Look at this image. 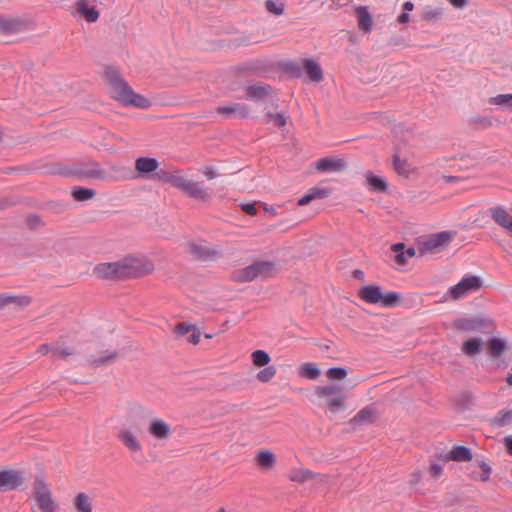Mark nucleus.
<instances>
[{
  "instance_id": "obj_21",
  "label": "nucleus",
  "mask_w": 512,
  "mask_h": 512,
  "mask_svg": "<svg viewBox=\"0 0 512 512\" xmlns=\"http://www.w3.org/2000/svg\"><path fill=\"white\" fill-rule=\"evenodd\" d=\"M377 410L374 405H368L362 408L352 419L351 423L355 425L372 424L377 418Z\"/></svg>"
},
{
  "instance_id": "obj_64",
  "label": "nucleus",
  "mask_w": 512,
  "mask_h": 512,
  "mask_svg": "<svg viewBox=\"0 0 512 512\" xmlns=\"http://www.w3.org/2000/svg\"><path fill=\"white\" fill-rule=\"evenodd\" d=\"M414 476H415L414 480L418 481L420 479V475L419 474H415Z\"/></svg>"
},
{
  "instance_id": "obj_35",
  "label": "nucleus",
  "mask_w": 512,
  "mask_h": 512,
  "mask_svg": "<svg viewBox=\"0 0 512 512\" xmlns=\"http://www.w3.org/2000/svg\"><path fill=\"white\" fill-rule=\"evenodd\" d=\"M393 168L399 174L408 177L413 172V167L406 159H401L398 155L393 157Z\"/></svg>"
},
{
  "instance_id": "obj_12",
  "label": "nucleus",
  "mask_w": 512,
  "mask_h": 512,
  "mask_svg": "<svg viewBox=\"0 0 512 512\" xmlns=\"http://www.w3.org/2000/svg\"><path fill=\"white\" fill-rule=\"evenodd\" d=\"M24 482V478L19 471L15 470H3L0 471V489L1 490H13L21 486Z\"/></svg>"
},
{
  "instance_id": "obj_10",
  "label": "nucleus",
  "mask_w": 512,
  "mask_h": 512,
  "mask_svg": "<svg viewBox=\"0 0 512 512\" xmlns=\"http://www.w3.org/2000/svg\"><path fill=\"white\" fill-rule=\"evenodd\" d=\"M452 238L453 234L448 231L433 234L419 243L418 253L420 256H424L426 254L439 252Z\"/></svg>"
},
{
  "instance_id": "obj_59",
  "label": "nucleus",
  "mask_w": 512,
  "mask_h": 512,
  "mask_svg": "<svg viewBox=\"0 0 512 512\" xmlns=\"http://www.w3.org/2000/svg\"><path fill=\"white\" fill-rule=\"evenodd\" d=\"M504 444L508 454L512 455V436L505 437Z\"/></svg>"
},
{
  "instance_id": "obj_11",
  "label": "nucleus",
  "mask_w": 512,
  "mask_h": 512,
  "mask_svg": "<svg viewBox=\"0 0 512 512\" xmlns=\"http://www.w3.org/2000/svg\"><path fill=\"white\" fill-rule=\"evenodd\" d=\"M481 287V280L477 276L463 278L458 284L450 288L453 299H459L467 294L478 290Z\"/></svg>"
},
{
  "instance_id": "obj_39",
  "label": "nucleus",
  "mask_w": 512,
  "mask_h": 512,
  "mask_svg": "<svg viewBox=\"0 0 512 512\" xmlns=\"http://www.w3.org/2000/svg\"><path fill=\"white\" fill-rule=\"evenodd\" d=\"M488 103L495 106L512 108V93L491 97L488 99Z\"/></svg>"
},
{
  "instance_id": "obj_41",
  "label": "nucleus",
  "mask_w": 512,
  "mask_h": 512,
  "mask_svg": "<svg viewBox=\"0 0 512 512\" xmlns=\"http://www.w3.org/2000/svg\"><path fill=\"white\" fill-rule=\"evenodd\" d=\"M269 94V87L255 85L247 88V97L253 100L261 99Z\"/></svg>"
},
{
  "instance_id": "obj_13",
  "label": "nucleus",
  "mask_w": 512,
  "mask_h": 512,
  "mask_svg": "<svg viewBox=\"0 0 512 512\" xmlns=\"http://www.w3.org/2000/svg\"><path fill=\"white\" fill-rule=\"evenodd\" d=\"M288 477L290 481L297 483H304L312 479H318L319 482H326L328 479L327 475L315 474L311 470L303 467L291 469L289 471Z\"/></svg>"
},
{
  "instance_id": "obj_37",
  "label": "nucleus",
  "mask_w": 512,
  "mask_h": 512,
  "mask_svg": "<svg viewBox=\"0 0 512 512\" xmlns=\"http://www.w3.org/2000/svg\"><path fill=\"white\" fill-rule=\"evenodd\" d=\"M512 422V410L499 411L492 420V424L496 427H504Z\"/></svg>"
},
{
  "instance_id": "obj_56",
  "label": "nucleus",
  "mask_w": 512,
  "mask_h": 512,
  "mask_svg": "<svg viewBox=\"0 0 512 512\" xmlns=\"http://www.w3.org/2000/svg\"><path fill=\"white\" fill-rule=\"evenodd\" d=\"M443 468L440 464L433 463L430 467V473L433 477H439L442 474Z\"/></svg>"
},
{
  "instance_id": "obj_3",
  "label": "nucleus",
  "mask_w": 512,
  "mask_h": 512,
  "mask_svg": "<svg viewBox=\"0 0 512 512\" xmlns=\"http://www.w3.org/2000/svg\"><path fill=\"white\" fill-rule=\"evenodd\" d=\"M314 394L318 400L319 406L324 409L326 414H336L347 408V396L343 393L339 385L326 384L316 386Z\"/></svg>"
},
{
  "instance_id": "obj_62",
  "label": "nucleus",
  "mask_w": 512,
  "mask_h": 512,
  "mask_svg": "<svg viewBox=\"0 0 512 512\" xmlns=\"http://www.w3.org/2000/svg\"><path fill=\"white\" fill-rule=\"evenodd\" d=\"M216 512H235V511H233V510H228V509H226V508H224V507H220Z\"/></svg>"
},
{
  "instance_id": "obj_45",
  "label": "nucleus",
  "mask_w": 512,
  "mask_h": 512,
  "mask_svg": "<svg viewBox=\"0 0 512 512\" xmlns=\"http://www.w3.org/2000/svg\"><path fill=\"white\" fill-rule=\"evenodd\" d=\"M266 122H273L277 127H283L286 125V117L281 113H268L266 116Z\"/></svg>"
},
{
  "instance_id": "obj_33",
  "label": "nucleus",
  "mask_w": 512,
  "mask_h": 512,
  "mask_svg": "<svg viewBox=\"0 0 512 512\" xmlns=\"http://www.w3.org/2000/svg\"><path fill=\"white\" fill-rule=\"evenodd\" d=\"M326 196H328V191L326 189L314 187L298 200V205L305 206L315 199L324 198Z\"/></svg>"
},
{
  "instance_id": "obj_16",
  "label": "nucleus",
  "mask_w": 512,
  "mask_h": 512,
  "mask_svg": "<svg viewBox=\"0 0 512 512\" xmlns=\"http://www.w3.org/2000/svg\"><path fill=\"white\" fill-rule=\"evenodd\" d=\"M189 252L199 259L214 260L219 257V251L207 244L190 243Z\"/></svg>"
},
{
  "instance_id": "obj_53",
  "label": "nucleus",
  "mask_w": 512,
  "mask_h": 512,
  "mask_svg": "<svg viewBox=\"0 0 512 512\" xmlns=\"http://www.w3.org/2000/svg\"><path fill=\"white\" fill-rule=\"evenodd\" d=\"M189 337L187 338V341L193 345H196L200 341V331L194 326L193 330L189 333Z\"/></svg>"
},
{
  "instance_id": "obj_22",
  "label": "nucleus",
  "mask_w": 512,
  "mask_h": 512,
  "mask_svg": "<svg viewBox=\"0 0 512 512\" xmlns=\"http://www.w3.org/2000/svg\"><path fill=\"white\" fill-rule=\"evenodd\" d=\"M82 175L86 178H92L102 181L111 180L110 174L105 171L98 163H90L83 170Z\"/></svg>"
},
{
  "instance_id": "obj_55",
  "label": "nucleus",
  "mask_w": 512,
  "mask_h": 512,
  "mask_svg": "<svg viewBox=\"0 0 512 512\" xmlns=\"http://www.w3.org/2000/svg\"><path fill=\"white\" fill-rule=\"evenodd\" d=\"M52 345L53 344H42L37 349V353L40 354L41 356L47 355L49 353L52 354Z\"/></svg>"
},
{
  "instance_id": "obj_44",
  "label": "nucleus",
  "mask_w": 512,
  "mask_h": 512,
  "mask_svg": "<svg viewBox=\"0 0 512 512\" xmlns=\"http://www.w3.org/2000/svg\"><path fill=\"white\" fill-rule=\"evenodd\" d=\"M392 250L396 253L395 261L399 265H405L407 260H406V254L403 251L404 250V244L403 243H396V244H394L392 246Z\"/></svg>"
},
{
  "instance_id": "obj_2",
  "label": "nucleus",
  "mask_w": 512,
  "mask_h": 512,
  "mask_svg": "<svg viewBox=\"0 0 512 512\" xmlns=\"http://www.w3.org/2000/svg\"><path fill=\"white\" fill-rule=\"evenodd\" d=\"M162 179L174 188L181 190L187 196L198 201L207 202L213 196L212 189L205 186L203 182L188 179L182 170L165 173Z\"/></svg>"
},
{
  "instance_id": "obj_31",
  "label": "nucleus",
  "mask_w": 512,
  "mask_h": 512,
  "mask_svg": "<svg viewBox=\"0 0 512 512\" xmlns=\"http://www.w3.org/2000/svg\"><path fill=\"white\" fill-rule=\"evenodd\" d=\"M298 374L302 378L309 379V380H316L320 376L321 371L316 363L307 362V363H303L299 367Z\"/></svg>"
},
{
  "instance_id": "obj_57",
  "label": "nucleus",
  "mask_w": 512,
  "mask_h": 512,
  "mask_svg": "<svg viewBox=\"0 0 512 512\" xmlns=\"http://www.w3.org/2000/svg\"><path fill=\"white\" fill-rule=\"evenodd\" d=\"M447 1L456 9H462L467 4V0H447Z\"/></svg>"
},
{
  "instance_id": "obj_19",
  "label": "nucleus",
  "mask_w": 512,
  "mask_h": 512,
  "mask_svg": "<svg viewBox=\"0 0 512 512\" xmlns=\"http://www.w3.org/2000/svg\"><path fill=\"white\" fill-rule=\"evenodd\" d=\"M93 272L102 279L120 278L118 261L100 263L95 266Z\"/></svg>"
},
{
  "instance_id": "obj_50",
  "label": "nucleus",
  "mask_w": 512,
  "mask_h": 512,
  "mask_svg": "<svg viewBox=\"0 0 512 512\" xmlns=\"http://www.w3.org/2000/svg\"><path fill=\"white\" fill-rule=\"evenodd\" d=\"M201 173L207 178L208 180H213L216 177L219 176L217 169L213 166H204L201 169Z\"/></svg>"
},
{
  "instance_id": "obj_51",
  "label": "nucleus",
  "mask_w": 512,
  "mask_h": 512,
  "mask_svg": "<svg viewBox=\"0 0 512 512\" xmlns=\"http://www.w3.org/2000/svg\"><path fill=\"white\" fill-rule=\"evenodd\" d=\"M0 29L4 31H15V20L9 18H0Z\"/></svg>"
},
{
  "instance_id": "obj_29",
  "label": "nucleus",
  "mask_w": 512,
  "mask_h": 512,
  "mask_svg": "<svg viewBox=\"0 0 512 512\" xmlns=\"http://www.w3.org/2000/svg\"><path fill=\"white\" fill-rule=\"evenodd\" d=\"M447 458L456 462H467L472 460L473 456L469 448L455 446L449 451Z\"/></svg>"
},
{
  "instance_id": "obj_52",
  "label": "nucleus",
  "mask_w": 512,
  "mask_h": 512,
  "mask_svg": "<svg viewBox=\"0 0 512 512\" xmlns=\"http://www.w3.org/2000/svg\"><path fill=\"white\" fill-rule=\"evenodd\" d=\"M479 467L481 468L482 470V474H481V477L480 479L482 481H487L490 477V474H491V467L484 461H481L479 463Z\"/></svg>"
},
{
  "instance_id": "obj_23",
  "label": "nucleus",
  "mask_w": 512,
  "mask_h": 512,
  "mask_svg": "<svg viewBox=\"0 0 512 512\" xmlns=\"http://www.w3.org/2000/svg\"><path fill=\"white\" fill-rule=\"evenodd\" d=\"M158 167L159 162L152 157H139L135 160V170L142 175L152 173Z\"/></svg>"
},
{
  "instance_id": "obj_4",
  "label": "nucleus",
  "mask_w": 512,
  "mask_h": 512,
  "mask_svg": "<svg viewBox=\"0 0 512 512\" xmlns=\"http://www.w3.org/2000/svg\"><path fill=\"white\" fill-rule=\"evenodd\" d=\"M136 410L139 414L149 418L147 432L150 437L159 443H166L173 434L170 423L160 417L154 416V412L142 405H138Z\"/></svg>"
},
{
  "instance_id": "obj_60",
  "label": "nucleus",
  "mask_w": 512,
  "mask_h": 512,
  "mask_svg": "<svg viewBox=\"0 0 512 512\" xmlns=\"http://www.w3.org/2000/svg\"><path fill=\"white\" fill-rule=\"evenodd\" d=\"M406 256L413 257L416 255V250L414 248H409L405 252Z\"/></svg>"
},
{
  "instance_id": "obj_54",
  "label": "nucleus",
  "mask_w": 512,
  "mask_h": 512,
  "mask_svg": "<svg viewBox=\"0 0 512 512\" xmlns=\"http://www.w3.org/2000/svg\"><path fill=\"white\" fill-rule=\"evenodd\" d=\"M242 210L249 215H255L257 213L255 203L243 204Z\"/></svg>"
},
{
  "instance_id": "obj_1",
  "label": "nucleus",
  "mask_w": 512,
  "mask_h": 512,
  "mask_svg": "<svg viewBox=\"0 0 512 512\" xmlns=\"http://www.w3.org/2000/svg\"><path fill=\"white\" fill-rule=\"evenodd\" d=\"M104 79L109 86L111 96L124 105L135 106L142 109L151 106L149 99L132 90L128 83L122 78L117 68L112 66L106 67L104 70Z\"/></svg>"
},
{
  "instance_id": "obj_5",
  "label": "nucleus",
  "mask_w": 512,
  "mask_h": 512,
  "mask_svg": "<svg viewBox=\"0 0 512 512\" xmlns=\"http://www.w3.org/2000/svg\"><path fill=\"white\" fill-rule=\"evenodd\" d=\"M358 296L370 304L392 307L399 303L401 295L395 291L382 292L377 285H367L359 289Z\"/></svg>"
},
{
  "instance_id": "obj_38",
  "label": "nucleus",
  "mask_w": 512,
  "mask_h": 512,
  "mask_svg": "<svg viewBox=\"0 0 512 512\" xmlns=\"http://www.w3.org/2000/svg\"><path fill=\"white\" fill-rule=\"evenodd\" d=\"M74 353L73 349L64 344H53L52 345V357L54 359H66L68 356Z\"/></svg>"
},
{
  "instance_id": "obj_14",
  "label": "nucleus",
  "mask_w": 512,
  "mask_h": 512,
  "mask_svg": "<svg viewBox=\"0 0 512 512\" xmlns=\"http://www.w3.org/2000/svg\"><path fill=\"white\" fill-rule=\"evenodd\" d=\"M487 326H491V322L482 317L461 318L455 322V327L465 332L481 331Z\"/></svg>"
},
{
  "instance_id": "obj_27",
  "label": "nucleus",
  "mask_w": 512,
  "mask_h": 512,
  "mask_svg": "<svg viewBox=\"0 0 512 512\" xmlns=\"http://www.w3.org/2000/svg\"><path fill=\"white\" fill-rule=\"evenodd\" d=\"M73 506L77 512H92L93 503L92 498L83 493H78L73 499Z\"/></svg>"
},
{
  "instance_id": "obj_36",
  "label": "nucleus",
  "mask_w": 512,
  "mask_h": 512,
  "mask_svg": "<svg viewBox=\"0 0 512 512\" xmlns=\"http://www.w3.org/2000/svg\"><path fill=\"white\" fill-rule=\"evenodd\" d=\"M96 191L90 188L76 186L72 189V196L77 201H85L93 198Z\"/></svg>"
},
{
  "instance_id": "obj_32",
  "label": "nucleus",
  "mask_w": 512,
  "mask_h": 512,
  "mask_svg": "<svg viewBox=\"0 0 512 512\" xmlns=\"http://www.w3.org/2000/svg\"><path fill=\"white\" fill-rule=\"evenodd\" d=\"M506 348V342L500 338H492L487 343V352L491 357L501 356Z\"/></svg>"
},
{
  "instance_id": "obj_40",
  "label": "nucleus",
  "mask_w": 512,
  "mask_h": 512,
  "mask_svg": "<svg viewBox=\"0 0 512 512\" xmlns=\"http://www.w3.org/2000/svg\"><path fill=\"white\" fill-rule=\"evenodd\" d=\"M252 362L257 367H264L269 364L271 358L264 350H256L251 354Z\"/></svg>"
},
{
  "instance_id": "obj_9",
  "label": "nucleus",
  "mask_w": 512,
  "mask_h": 512,
  "mask_svg": "<svg viewBox=\"0 0 512 512\" xmlns=\"http://www.w3.org/2000/svg\"><path fill=\"white\" fill-rule=\"evenodd\" d=\"M117 439L129 451L134 461L144 458L143 444L134 431L129 428H123L117 433Z\"/></svg>"
},
{
  "instance_id": "obj_15",
  "label": "nucleus",
  "mask_w": 512,
  "mask_h": 512,
  "mask_svg": "<svg viewBox=\"0 0 512 512\" xmlns=\"http://www.w3.org/2000/svg\"><path fill=\"white\" fill-rule=\"evenodd\" d=\"M218 114L227 118L230 117H248L251 113L248 105L244 103H232L230 105L219 106L216 109Z\"/></svg>"
},
{
  "instance_id": "obj_17",
  "label": "nucleus",
  "mask_w": 512,
  "mask_h": 512,
  "mask_svg": "<svg viewBox=\"0 0 512 512\" xmlns=\"http://www.w3.org/2000/svg\"><path fill=\"white\" fill-rule=\"evenodd\" d=\"M315 167L320 172H339L346 168V163L342 159L325 157L317 160Z\"/></svg>"
},
{
  "instance_id": "obj_25",
  "label": "nucleus",
  "mask_w": 512,
  "mask_h": 512,
  "mask_svg": "<svg viewBox=\"0 0 512 512\" xmlns=\"http://www.w3.org/2000/svg\"><path fill=\"white\" fill-rule=\"evenodd\" d=\"M303 68L313 82H320L323 79V70L321 66L313 59H305L303 61Z\"/></svg>"
},
{
  "instance_id": "obj_42",
  "label": "nucleus",
  "mask_w": 512,
  "mask_h": 512,
  "mask_svg": "<svg viewBox=\"0 0 512 512\" xmlns=\"http://www.w3.org/2000/svg\"><path fill=\"white\" fill-rule=\"evenodd\" d=\"M276 373L274 366H267L257 373L256 378L261 383H267L275 377Z\"/></svg>"
},
{
  "instance_id": "obj_20",
  "label": "nucleus",
  "mask_w": 512,
  "mask_h": 512,
  "mask_svg": "<svg viewBox=\"0 0 512 512\" xmlns=\"http://www.w3.org/2000/svg\"><path fill=\"white\" fill-rule=\"evenodd\" d=\"M490 216L498 225L508 230L512 236V216L503 207H492Z\"/></svg>"
},
{
  "instance_id": "obj_8",
  "label": "nucleus",
  "mask_w": 512,
  "mask_h": 512,
  "mask_svg": "<svg viewBox=\"0 0 512 512\" xmlns=\"http://www.w3.org/2000/svg\"><path fill=\"white\" fill-rule=\"evenodd\" d=\"M33 498L41 512H59L60 508L54 499L50 488L42 478H36L33 483Z\"/></svg>"
},
{
  "instance_id": "obj_43",
  "label": "nucleus",
  "mask_w": 512,
  "mask_h": 512,
  "mask_svg": "<svg viewBox=\"0 0 512 512\" xmlns=\"http://www.w3.org/2000/svg\"><path fill=\"white\" fill-rule=\"evenodd\" d=\"M347 370L343 367H333L327 370L326 377L329 380H343L347 377Z\"/></svg>"
},
{
  "instance_id": "obj_61",
  "label": "nucleus",
  "mask_w": 512,
  "mask_h": 512,
  "mask_svg": "<svg viewBox=\"0 0 512 512\" xmlns=\"http://www.w3.org/2000/svg\"><path fill=\"white\" fill-rule=\"evenodd\" d=\"M506 382L509 386H512V372L506 377Z\"/></svg>"
},
{
  "instance_id": "obj_48",
  "label": "nucleus",
  "mask_w": 512,
  "mask_h": 512,
  "mask_svg": "<svg viewBox=\"0 0 512 512\" xmlns=\"http://www.w3.org/2000/svg\"><path fill=\"white\" fill-rule=\"evenodd\" d=\"M414 8V4L410 1H407L403 4V13L398 17V22L401 24H405L409 21V12Z\"/></svg>"
},
{
  "instance_id": "obj_7",
  "label": "nucleus",
  "mask_w": 512,
  "mask_h": 512,
  "mask_svg": "<svg viewBox=\"0 0 512 512\" xmlns=\"http://www.w3.org/2000/svg\"><path fill=\"white\" fill-rule=\"evenodd\" d=\"M118 265L120 278L140 277L154 270V265L144 257H125Z\"/></svg>"
},
{
  "instance_id": "obj_46",
  "label": "nucleus",
  "mask_w": 512,
  "mask_h": 512,
  "mask_svg": "<svg viewBox=\"0 0 512 512\" xmlns=\"http://www.w3.org/2000/svg\"><path fill=\"white\" fill-rule=\"evenodd\" d=\"M193 327H194L193 325H191L187 322H181L175 326L174 333L178 337H183V336L189 334L191 332V330H193Z\"/></svg>"
},
{
  "instance_id": "obj_63",
  "label": "nucleus",
  "mask_w": 512,
  "mask_h": 512,
  "mask_svg": "<svg viewBox=\"0 0 512 512\" xmlns=\"http://www.w3.org/2000/svg\"><path fill=\"white\" fill-rule=\"evenodd\" d=\"M414 476H415L414 480L418 481L420 479V475L419 474H415Z\"/></svg>"
},
{
  "instance_id": "obj_49",
  "label": "nucleus",
  "mask_w": 512,
  "mask_h": 512,
  "mask_svg": "<svg viewBox=\"0 0 512 512\" xmlns=\"http://www.w3.org/2000/svg\"><path fill=\"white\" fill-rule=\"evenodd\" d=\"M442 16V10L441 9H426L423 13V19L426 21H433L437 20Z\"/></svg>"
},
{
  "instance_id": "obj_26",
  "label": "nucleus",
  "mask_w": 512,
  "mask_h": 512,
  "mask_svg": "<svg viewBox=\"0 0 512 512\" xmlns=\"http://www.w3.org/2000/svg\"><path fill=\"white\" fill-rule=\"evenodd\" d=\"M364 177L369 190L380 193L387 190V182L384 178L376 176L372 172L365 173Z\"/></svg>"
},
{
  "instance_id": "obj_34",
  "label": "nucleus",
  "mask_w": 512,
  "mask_h": 512,
  "mask_svg": "<svg viewBox=\"0 0 512 512\" xmlns=\"http://www.w3.org/2000/svg\"><path fill=\"white\" fill-rule=\"evenodd\" d=\"M31 302L28 296H15L9 294L0 295V307L8 304H16L18 306H27Z\"/></svg>"
},
{
  "instance_id": "obj_47",
  "label": "nucleus",
  "mask_w": 512,
  "mask_h": 512,
  "mask_svg": "<svg viewBox=\"0 0 512 512\" xmlns=\"http://www.w3.org/2000/svg\"><path fill=\"white\" fill-rule=\"evenodd\" d=\"M265 7L270 13H272L274 15H281L284 11L283 5L281 3H277L273 0H267L265 2Z\"/></svg>"
},
{
  "instance_id": "obj_6",
  "label": "nucleus",
  "mask_w": 512,
  "mask_h": 512,
  "mask_svg": "<svg viewBox=\"0 0 512 512\" xmlns=\"http://www.w3.org/2000/svg\"><path fill=\"white\" fill-rule=\"evenodd\" d=\"M277 266L271 261H257L235 273V278L241 282H250L255 279H266L277 274Z\"/></svg>"
},
{
  "instance_id": "obj_24",
  "label": "nucleus",
  "mask_w": 512,
  "mask_h": 512,
  "mask_svg": "<svg viewBox=\"0 0 512 512\" xmlns=\"http://www.w3.org/2000/svg\"><path fill=\"white\" fill-rule=\"evenodd\" d=\"M76 10L87 22L93 23L99 18L98 11L95 7L88 5V0H78L76 3Z\"/></svg>"
},
{
  "instance_id": "obj_28",
  "label": "nucleus",
  "mask_w": 512,
  "mask_h": 512,
  "mask_svg": "<svg viewBox=\"0 0 512 512\" xmlns=\"http://www.w3.org/2000/svg\"><path fill=\"white\" fill-rule=\"evenodd\" d=\"M482 340L477 337H472L464 341L461 345L463 354L469 357H474L480 353L482 348Z\"/></svg>"
},
{
  "instance_id": "obj_30",
  "label": "nucleus",
  "mask_w": 512,
  "mask_h": 512,
  "mask_svg": "<svg viewBox=\"0 0 512 512\" xmlns=\"http://www.w3.org/2000/svg\"><path fill=\"white\" fill-rule=\"evenodd\" d=\"M356 14L359 29L364 32H369L372 29L373 20L368 9L364 6H360L356 9Z\"/></svg>"
},
{
  "instance_id": "obj_18",
  "label": "nucleus",
  "mask_w": 512,
  "mask_h": 512,
  "mask_svg": "<svg viewBox=\"0 0 512 512\" xmlns=\"http://www.w3.org/2000/svg\"><path fill=\"white\" fill-rule=\"evenodd\" d=\"M256 465L265 471L272 470L276 465V455L269 449H260L255 454Z\"/></svg>"
},
{
  "instance_id": "obj_58",
  "label": "nucleus",
  "mask_w": 512,
  "mask_h": 512,
  "mask_svg": "<svg viewBox=\"0 0 512 512\" xmlns=\"http://www.w3.org/2000/svg\"><path fill=\"white\" fill-rule=\"evenodd\" d=\"M117 354L116 353H111L109 354L108 356L104 357V358H100L98 360H96L95 362L97 364H105L111 360H114L116 358Z\"/></svg>"
}]
</instances>
